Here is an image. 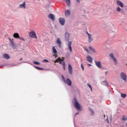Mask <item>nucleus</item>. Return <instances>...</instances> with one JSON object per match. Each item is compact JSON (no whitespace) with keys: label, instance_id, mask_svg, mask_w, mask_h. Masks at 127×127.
<instances>
[{"label":"nucleus","instance_id":"1","mask_svg":"<svg viewBox=\"0 0 127 127\" xmlns=\"http://www.w3.org/2000/svg\"><path fill=\"white\" fill-rule=\"evenodd\" d=\"M74 107L75 108H76V110H77L78 111H79V110H80V109H81V105H80V104H79V102H78V100H77V99L76 98H74Z\"/></svg>","mask_w":127,"mask_h":127},{"label":"nucleus","instance_id":"2","mask_svg":"<svg viewBox=\"0 0 127 127\" xmlns=\"http://www.w3.org/2000/svg\"><path fill=\"white\" fill-rule=\"evenodd\" d=\"M29 36L31 37V38H37L36 36V33L34 31H32L31 32H29Z\"/></svg>","mask_w":127,"mask_h":127},{"label":"nucleus","instance_id":"3","mask_svg":"<svg viewBox=\"0 0 127 127\" xmlns=\"http://www.w3.org/2000/svg\"><path fill=\"white\" fill-rule=\"evenodd\" d=\"M109 56L112 58V59H113L114 63L115 64V65H117L118 64V61H117V59L115 57V56H114V54H110Z\"/></svg>","mask_w":127,"mask_h":127},{"label":"nucleus","instance_id":"4","mask_svg":"<svg viewBox=\"0 0 127 127\" xmlns=\"http://www.w3.org/2000/svg\"><path fill=\"white\" fill-rule=\"evenodd\" d=\"M86 33L88 37V42H89V43H91V42L93 41V36L88 32H86Z\"/></svg>","mask_w":127,"mask_h":127},{"label":"nucleus","instance_id":"5","mask_svg":"<svg viewBox=\"0 0 127 127\" xmlns=\"http://www.w3.org/2000/svg\"><path fill=\"white\" fill-rule=\"evenodd\" d=\"M121 78L124 81H127V74L125 72H122L121 74Z\"/></svg>","mask_w":127,"mask_h":127},{"label":"nucleus","instance_id":"6","mask_svg":"<svg viewBox=\"0 0 127 127\" xmlns=\"http://www.w3.org/2000/svg\"><path fill=\"white\" fill-rule=\"evenodd\" d=\"M95 65L98 67V68H99V69H101L102 68V64H101V62L100 61H95Z\"/></svg>","mask_w":127,"mask_h":127},{"label":"nucleus","instance_id":"7","mask_svg":"<svg viewBox=\"0 0 127 127\" xmlns=\"http://www.w3.org/2000/svg\"><path fill=\"white\" fill-rule=\"evenodd\" d=\"M72 69H73V68L72 67V65H71V64H69L68 70V72L70 75H72V74H73Z\"/></svg>","mask_w":127,"mask_h":127},{"label":"nucleus","instance_id":"8","mask_svg":"<svg viewBox=\"0 0 127 127\" xmlns=\"http://www.w3.org/2000/svg\"><path fill=\"white\" fill-rule=\"evenodd\" d=\"M59 22L62 25H64V24H65V19H64V18H60Z\"/></svg>","mask_w":127,"mask_h":127},{"label":"nucleus","instance_id":"9","mask_svg":"<svg viewBox=\"0 0 127 127\" xmlns=\"http://www.w3.org/2000/svg\"><path fill=\"white\" fill-rule=\"evenodd\" d=\"M49 18H50L53 21H54L55 20V16L53 14H50L48 15Z\"/></svg>","mask_w":127,"mask_h":127},{"label":"nucleus","instance_id":"10","mask_svg":"<svg viewBox=\"0 0 127 127\" xmlns=\"http://www.w3.org/2000/svg\"><path fill=\"white\" fill-rule=\"evenodd\" d=\"M72 45V42L71 41H69L68 43L67 47L70 51V52H72V47L71 46Z\"/></svg>","mask_w":127,"mask_h":127},{"label":"nucleus","instance_id":"11","mask_svg":"<svg viewBox=\"0 0 127 127\" xmlns=\"http://www.w3.org/2000/svg\"><path fill=\"white\" fill-rule=\"evenodd\" d=\"M58 62H59L60 64H62L63 62V60L61 59V58L59 57L58 59L55 61V63H58Z\"/></svg>","mask_w":127,"mask_h":127},{"label":"nucleus","instance_id":"12","mask_svg":"<svg viewBox=\"0 0 127 127\" xmlns=\"http://www.w3.org/2000/svg\"><path fill=\"white\" fill-rule=\"evenodd\" d=\"M70 37V34L69 33H68V32H65V40L67 41H69V37Z\"/></svg>","mask_w":127,"mask_h":127},{"label":"nucleus","instance_id":"13","mask_svg":"<svg viewBox=\"0 0 127 127\" xmlns=\"http://www.w3.org/2000/svg\"><path fill=\"white\" fill-rule=\"evenodd\" d=\"M68 86H71L72 85V81L69 79L67 78L66 80L64 81Z\"/></svg>","mask_w":127,"mask_h":127},{"label":"nucleus","instance_id":"14","mask_svg":"<svg viewBox=\"0 0 127 127\" xmlns=\"http://www.w3.org/2000/svg\"><path fill=\"white\" fill-rule=\"evenodd\" d=\"M87 61L89 62V63H92L93 62V59H92V57L91 56H89L86 58Z\"/></svg>","mask_w":127,"mask_h":127},{"label":"nucleus","instance_id":"15","mask_svg":"<svg viewBox=\"0 0 127 127\" xmlns=\"http://www.w3.org/2000/svg\"><path fill=\"white\" fill-rule=\"evenodd\" d=\"M64 13L65 16H70V14H71V11L70 10H66Z\"/></svg>","mask_w":127,"mask_h":127},{"label":"nucleus","instance_id":"16","mask_svg":"<svg viewBox=\"0 0 127 127\" xmlns=\"http://www.w3.org/2000/svg\"><path fill=\"white\" fill-rule=\"evenodd\" d=\"M117 3L118 5H120L121 7H124V3L121 2V1L118 0Z\"/></svg>","mask_w":127,"mask_h":127},{"label":"nucleus","instance_id":"17","mask_svg":"<svg viewBox=\"0 0 127 127\" xmlns=\"http://www.w3.org/2000/svg\"><path fill=\"white\" fill-rule=\"evenodd\" d=\"M13 37L14 38H17L18 39L19 38L20 36H19V34H18V33H15L13 35Z\"/></svg>","mask_w":127,"mask_h":127},{"label":"nucleus","instance_id":"18","mask_svg":"<svg viewBox=\"0 0 127 127\" xmlns=\"http://www.w3.org/2000/svg\"><path fill=\"white\" fill-rule=\"evenodd\" d=\"M57 43L58 44L59 47H61V41L60 40V38L57 39Z\"/></svg>","mask_w":127,"mask_h":127},{"label":"nucleus","instance_id":"19","mask_svg":"<svg viewBox=\"0 0 127 127\" xmlns=\"http://www.w3.org/2000/svg\"><path fill=\"white\" fill-rule=\"evenodd\" d=\"M3 58L5 59H9V56L7 54H4L3 55Z\"/></svg>","mask_w":127,"mask_h":127},{"label":"nucleus","instance_id":"20","mask_svg":"<svg viewBox=\"0 0 127 127\" xmlns=\"http://www.w3.org/2000/svg\"><path fill=\"white\" fill-rule=\"evenodd\" d=\"M89 49L90 50L91 52H93L94 53H96L97 52L95 49H93L92 47H89Z\"/></svg>","mask_w":127,"mask_h":127},{"label":"nucleus","instance_id":"21","mask_svg":"<svg viewBox=\"0 0 127 127\" xmlns=\"http://www.w3.org/2000/svg\"><path fill=\"white\" fill-rule=\"evenodd\" d=\"M25 4H26V2L25 1H24L22 4H20L19 6L20 7L25 8Z\"/></svg>","mask_w":127,"mask_h":127},{"label":"nucleus","instance_id":"22","mask_svg":"<svg viewBox=\"0 0 127 127\" xmlns=\"http://www.w3.org/2000/svg\"><path fill=\"white\" fill-rule=\"evenodd\" d=\"M53 52L54 53V54H56L57 53V50H56V49H55V47H53Z\"/></svg>","mask_w":127,"mask_h":127},{"label":"nucleus","instance_id":"23","mask_svg":"<svg viewBox=\"0 0 127 127\" xmlns=\"http://www.w3.org/2000/svg\"><path fill=\"white\" fill-rule=\"evenodd\" d=\"M122 120L124 121V122H126V121L127 120V116H126L125 115H124L122 117Z\"/></svg>","mask_w":127,"mask_h":127},{"label":"nucleus","instance_id":"24","mask_svg":"<svg viewBox=\"0 0 127 127\" xmlns=\"http://www.w3.org/2000/svg\"><path fill=\"white\" fill-rule=\"evenodd\" d=\"M65 1L67 4V6H70V4L71 3V2L70 1V0H65Z\"/></svg>","mask_w":127,"mask_h":127},{"label":"nucleus","instance_id":"25","mask_svg":"<svg viewBox=\"0 0 127 127\" xmlns=\"http://www.w3.org/2000/svg\"><path fill=\"white\" fill-rule=\"evenodd\" d=\"M33 63L34 64H36V65H40V63H39L38 62H36L35 61H33Z\"/></svg>","mask_w":127,"mask_h":127},{"label":"nucleus","instance_id":"26","mask_svg":"<svg viewBox=\"0 0 127 127\" xmlns=\"http://www.w3.org/2000/svg\"><path fill=\"white\" fill-rule=\"evenodd\" d=\"M121 97L122 98H123V99H125V98L127 97V94L122 93Z\"/></svg>","mask_w":127,"mask_h":127},{"label":"nucleus","instance_id":"27","mask_svg":"<svg viewBox=\"0 0 127 127\" xmlns=\"http://www.w3.org/2000/svg\"><path fill=\"white\" fill-rule=\"evenodd\" d=\"M11 44L12 45V48L15 49V44H14V43H12Z\"/></svg>","mask_w":127,"mask_h":127},{"label":"nucleus","instance_id":"28","mask_svg":"<svg viewBox=\"0 0 127 127\" xmlns=\"http://www.w3.org/2000/svg\"><path fill=\"white\" fill-rule=\"evenodd\" d=\"M103 83L105 86H108L109 85V83L106 81H103Z\"/></svg>","mask_w":127,"mask_h":127},{"label":"nucleus","instance_id":"29","mask_svg":"<svg viewBox=\"0 0 127 127\" xmlns=\"http://www.w3.org/2000/svg\"><path fill=\"white\" fill-rule=\"evenodd\" d=\"M87 86L90 88L91 92L93 91V89H92V86L89 83H87Z\"/></svg>","mask_w":127,"mask_h":127},{"label":"nucleus","instance_id":"30","mask_svg":"<svg viewBox=\"0 0 127 127\" xmlns=\"http://www.w3.org/2000/svg\"><path fill=\"white\" fill-rule=\"evenodd\" d=\"M90 112H91V115L92 116H94V115H95V113H94V111H93V110L90 109Z\"/></svg>","mask_w":127,"mask_h":127},{"label":"nucleus","instance_id":"31","mask_svg":"<svg viewBox=\"0 0 127 127\" xmlns=\"http://www.w3.org/2000/svg\"><path fill=\"white\" fill-rule=\"evenodd\" d=\"M9 40L11 44L14 43V42L13 41V39H11L9 38Z\"/></svg>","mask_w":127,"mask_h":127},{"label":"nucleus","instance_id":"32","mask_svg":"<svg viewBox=\"0 0 127 127\" xmlns=\"http://www.w3.org/2000/svg\"><path fill=\"white\" fill-rule=\"evenodd\" d=\"M18 39H20V40H22V41H25V40L24 39V38L19 37Z\"/></svg>","mask_w":127,"mask_h":127},{"label":"nucleus","instance_id":"33","mask_svg":"<svg viewBox=\"0 0 127 127\" xmlns=\"http://www.w3.org/2000/svg\"><path fill=\"white\" fill-rule=\"evenodd\" d=\"M116 10L117 11H118L119 12H120V11H121V7H117L116 9Z\"/></svg>","mask_w":127,"mask_h":127},{"label":"nucleus","instance_id":"34","mask_svg":"<svg viewBox=\"0 0 127 127\" xmlns=\"http://www.w3.org/2000/svg\"><path fill=\"white\" fill-rule=\"evenodd\" d=\"M63 65L64 70H66V68L65 67V62H64V63L63 64Z\"/></svg>","mask_w":127,"mask_h":127},{"label":"nucleus","instance_id":"35","mask_svg":"<svg viewBox=\"0 0 127 127\" xmlns=\"http://www.w3.org/2000/svg\"><path fill=\"white\" fill-rule=\"evenodd\" d=\"M81 67L82 71H84V65H83V64H81Z\"/></svg>","mask_w":127,"mask_h":127},{"label":"nucleus","instance_id":"36","mask_svg":"<svg viewBox=\"0 0 127 127\" xmlns=\"http://www.w3.org/2000/svg\"><path fill=\"white\" fill-rule=\"evenodd\" d=\"M85 51H86V52H87V53H89V50H88V49H85Z\"/></svg>","mask_w":127,"mask_h":127},{"label":"nucleus","instance_id":"37","mask_svg":"<svg viewBox=\"0 0 127 127\" xmlns=\"http://www.w3.org/2000/svg\"><path fill=\"white\" fill-rule=\"evenodd\" d=\"M43 62H49L48 60L45 59L43 61Z\"/></svg>","mask_w":127,"mask_h":127},{"label":"nucleus","instance_id":"38","mask_svg":"<svg viewBox=\"0 0 127 127\" xmlns=\"http://www.w3.org/2000/svg\"><path fill=\"white\" fill-rule=\"evenodd\" d=\"M34 67H35V68H36V69H37V70H39L40 68V67H39L38 66H34Z\"/></svg>","mask_w":127,"mask_h":127},{"label":"nucleus","instance_id":"39","mask_svg":"<svg viewBox=\"0 0 127 127\" xmlns=\"http://www.w3.org/2000/svg\"><path fill=\"white\" fill-rule=\"evenodd\" d=\"M76 1L77 2H78V3H80V0H76Z\"/></svg>","mask_w":127,"mask_h":127},{"label":"nucleus","instance_id":"40","mask_svg":"<svg viewBox=\"0 0 127 127\" xmlns=\"http://www.w3.org/2000/svg\"><path fill=\"white\" fill-rule=\"evenodd\" d=\"M54 56H55V58H57L58 56L57 55H54Z\"/></svg>","mask_w":127,"mask_h":127},{"label":"nucleus","instance_id":"41","mask_svg":"<svg viewBox=\"0 0 127 127\" xmlns=\"http://www.w3.org/2000/svg\"><path fill=\"white\" fill-rule=\"evenodd\" d=\"M39 70H44V68L40 67V69Z\"/></svg>","mask_w":127,"mask_h":127},{"label":"nucleus","instance_id":"42","mask_svg":"<svg viewBox=\"0 0 127 127\" xmlns=\"http://www.w3.org/2000/svg\"><path fill=\"white\" fill-rule=\"evenodd\" d=\"M107 74H108V71L105 72V76H107Z\"/></svg>","mask_w":127,"mask_h":127},{"label":"nucleus","instance_id":"43","mask_svg":"<svg viewBox=\"0 0 127 127\" xmlns=\"http://www.w3.org/2000/svg\"><path fill=\"white\" fill-rule=\"evenodd\" d=\"M88 66H92V64H88Z\"/></svg>","mask_w":127,"mask_h":127},{"label":"nucleus","instance_id":"44","mask_svg":"<svg viewBox=\"0 0 127 127\" xmlns=\"http://www.w3.org/2000/svg\"><path fill=\"white\" fill-rule=\"evenodd\" d=\"M21 60H23L22 58H21L20 59V61H21Z\"/></svg>","mask_w":127,"mask_h":127},{"label":"nucleus","instance_id":"45","mask_svg":"<svg viewBox=\"0 0 127 127\" xmlns=\"http://www.w3.org/2000/svg\"><path fill=\"white\" fill-rule=\"evenodd\" d=\"M77 115H79V113H77L75 114V116Z\"/></svg>","mask_w":127,"mask_h":127}]
</instances>
